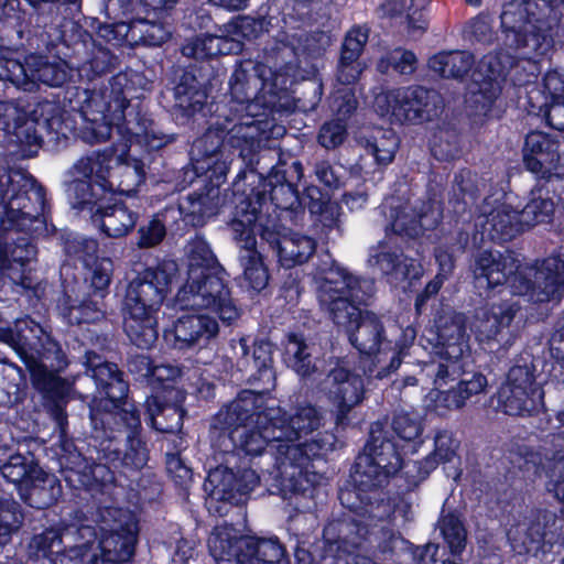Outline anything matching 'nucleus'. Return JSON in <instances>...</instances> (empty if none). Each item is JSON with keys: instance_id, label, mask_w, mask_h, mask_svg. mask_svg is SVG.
Wrapping results in <instances>:
<instances>
[{"instance_id": "f257e3e1", "label": "nucleus", "mask_w": 564, "mask_h": 564, "mask_svg": "<svg viewBox=\"0 0 564 564\" xmlns=\"http://www.w3.org/2000/svg\"><path fill=\"white\" fill-rule=\"evenodd\" d=\"M323 421V413L312 404L297 405L288 413L280 406H264L261 394L245 391L217 413L214 426L229 431L234 445L247 455L259 456L268 446L274 447L283 486L299 491L311 457L333 445L332 435L301 442L319 430Z\"/></svg>"}, {"instance_id": "f03ea898", "label": "nucleus", "mask_w": 564, "mask_h": 564, "mask_svg": "<svg viewBox=\"0 0 564 564\" xmlns=\"http://www.w3.org/2000/svg\"><path fill=\"white\" fill-rule=\"evenodd\" d=\"M474 276L487 288L509 282L517 295L535 302L558 301L564 296V259L549 257L533 265H521L512 251H482L475 258Z\"/></svg>"}, {"instance_id": "7ed1b4c3", "label": "nucleus", "mask_w": 564, "mask_h": 564, "mask_svg": "<svg viewBox=\"0 0 564 564\" xmlns=\"http://www.w3.org/2000/svg\"><path fill=\"white\" fill-rule=\"evenodd\" d=\"M564 0H511L499 15L503 44L529 58H542L554 47Z\"/></svg>"}, {"instance_id": "20e7f679", "label": "nucleus", "mask_w": 564, "mask_h": 564, "mask_svg": "<svg viewBox=\"0 0 564 564\" xmlns=\"http://www.w3.org/2000/svg\"><path fill=\"white\" fill-rule=\"evenodd\" d=\"M178 272L177 263L164 260L139 273L128 285L123 300V327L129 339L142 349L158 339L156 313Z\"/></svg>"}, {"instance_id": "39448f33", "label": "nucleus", "mask_w": 564, "mask_h": 564, "mask_svg": "<svg viewBox=\"0 0 564 564\" xmlns=\"http://www.w3.org/2000/svg\"><path fill=\"white\" fill-rule=\"evenodd\" d=\"M86 365L91 372L93 379L100 387L109 401L116 408V411L108 416L118 425V435L113 438H122L129 446L124 452L123 464L133 468H141L148 459L147 449L142 441L138 437L141 430V421L135 406L128 401H123L119 406L128 391V386L122 379V373L117 365L101 361V358L95 352H87Z\"/></svg>"}, {"instance_id": "423d86ee", "label": "nucleus", "mask_w": 564, "mask_h": 564, "mask_svg": "<svg viewBox=\"0 0 564 564\" xmlns=\"http://www.w3.org/2000/svg\"><path fill=\"white\" fill-rule=\"evenodd\" d=\"M373 293V283L360 279L343 268L329 269L318 281L319 305L329 318L346 333L356 327L364 316L359 305Z\"/></svg>"}, {"instance_id": "0eeeda50", "label": "nucleus", "mask_w": 564, "mask_h": 564, "mask_svg": "<svg viewBox=\"0 0 564 564\" xmlns=\"http://www.w3.org/2000/svg\"><path fill=\"white\" fill-rule=\"evenodd\" d=\"M232 239L240 247L239 260L243 269V278L250 289L259 292L269 281L268 270L257 250L256 232L262 225V203L256 197L238 196L232 217L228 221Z\"/></svg>"}, {"instance_id": "6e6552de", "label": "nucleus", "mask_w": 564, "mask_h": 564, "mask_svg": "<svg viewBox=\"0 0 564 564\" xmlns=\"http://www.w3.org/2000/svg\"><path fill=\"white\" fill-rule=\"evenodd\" d=\"M37 390L42 394V404L63 431L66 423L64 406L70 386L57 372L65 369L67 360L59 344L44 329L37 334Z\"/></svg>"}, {"instance_id": "1a4fd4ad", "label": "nucleus", "mask_w": 564, "mask_h": 564, "mask_svg": "<svg viewBox=\"0 0 564 564\" xmlns=\"http://www.w3.org/2000/svg\"><path fill=\"white\" fill-rule=\"evenodd\" d=\"M369 433L370 440L365 453L357 457L352 475L355 484L364 491L383 486L402 467L401 455L388 436L387 423H372Z\"/></svg>"}, {"instance_id": "9d476101", "label": "nucleus", "mask_w": 564, "mask_h": 564, "mask_svg": "<svg viewBox=\"0 0 564 564\" xmlns=\"http://www.w3.org/2000/svg\"><path fill=\"white\" fill-rule=\"evenodd\" d=\"M175 301L181 310L212 311L228 324L240 316V311L218 271L187 273V280L178 290Z\"/></svg>"}, {"instance_id": "9b49d317", "label": "nucleus", "mask_w": 564, "mask_h": 564, "mask_svg": "<svg viewBox=\"0 0 564 564\" xmlns=\"http://www.w3.org/2000/svg\"><path fill=\"white\" fill-rule=\"evenodd\" d=\"M500 30L501 46L484 55L477 64L474 73V82L478 89L471 91L470 102L476 105L477 110L487 111L501 93V84L517 65L518 59L536 62L539 58L523 57L514 50L503 44Z\"/></svg>"}, {"instance_id": "f8f14e48", "label": "nucleus", "mask_w": 564, "mask_h": 564, "mask_svg": "<svg viewBox=\"0 0 564 564\" xmlns=\"http://www.w3.org/2000/svg\"><path fill=\"white\" fill-rule=\"evenodd\" d=\"M260 484V476L250 467L238 466L237 455L229 453L225 465L209 471L204 484L210 497L230 503H243L249 494Z\"/></svg>"}, {"instance_id": "ddd939ff", "label": "nucleus", "mask_w": 564, "mask_h": 564, "mask_svg": "<svg viewBox=\"0 0 564 564\" xmlns=\"http://www.w3.org/2000/svg\"><path fill=\"white\" fill-rule=\"evenodd\" d=\"M392 115L400 121L422 122L438 117L443 98L434 89L422 86L403 87L384 95Z\"/></svg>"}, {"instance_id": "4468645a", "label": "nucleus", "mask_w": 564, "mask_h": 564, "mask_svg": "<svg viewBox=\"0 0 564 564\" xmlns=\"http://www.w3.org/2000/svg\"><path fill=\"white\" fill-rule=\"evenodd\" d=\"M128 100L116 96L107 101L100 93H91L85 99L80 116L84 120L83 138L90 143L107 141L111 135L112 126L124 118Z\"/></svg>"}, {"instance_id": "2eb2a0df", "label": "nucleus", "mask_w": 564, "mask_h": 564, "mask_svg": "<svg viewBox=\"0 0 564 564\" xmlns=\"http://www.w3.org/2000/svg\"><path fill=\"white\" fill-rule=\"evenodd\" d=\"M381 212L390 221L387 226L401 236L419 237L424 230L437 224V216L431 206L422 200L411 202L400 197H390L381 206Z\"/></svg>"}, {"instance_id": "dca6fc26", "label": "nucleus", "mask_w": 564, "mask_h": 564, "mask_svg": "<svg viewBox=\"0 0 564 564\" xmlns=\"http://www.w3.org/2000/svg\"><path fill=\"white\" fill-rule=\"evenodd\" d=\"M321 389L337 408V424H341L351 409L362 401L365 393L362 378L351 372L345 362H339L329 370L321 383Z\"/></svg>"}, {"instance_id": "f3484780", "label": "nucleus", "mask_w": 564, "mask_h": 564, "mask_svg": "<svg viewBox=\"0 0 564 564\" xmlns=\"http://www.w3.org/2000/svg\"><path fill=\"white\" fill-rule=\"evenodd\" d=\"M427 3L429 0H386L379 11L393 21L403 37L416 41L429 30Z\"/></svg>"}, {"instance_id": "a211bd4d", "label": "nucleus", "mask_w": 564, "mask_h": 564, "mask_svg": "<svg viewBox=\"0 0 564 564\" xmlns=\"http://www.w3.org/2000/svg\"><path fill=\"white\" fill-rule=\"evenodd\" d=\"M519 305L516 303L492 304L478 318L476 324V336L480 343H485L494 348L509 347L514 339L511 332V322L519 312Z\"/></svg>"}, {"instance_id": "6ab92c4d", "label": "nucleus", "mask_w": 564, "mask_h": 564, "mask_svg": "<svg viewBox=\"0 0 564 564\" xmlns=\"http://www.w3.org/2000/svg\"><path fill=\"white\" fill-rule=\"evenodd\" d=\"M436 354L447 361H459L469 356V335L463 314H444L436 321Z\"/></svg>"}, {"instance_id": "aec40b11", "label": "nucleus", "mask_w": 564, "mask_h": 564, "mask_svg": "<svg viewBox=\"0 0 564 564\" xmlns=\"http://www.w3.org/2000/svg\"><path fill=\"white\" fill-rule=\"evenodd\" d=\"M554 514L544 510H534L508 530V539L518 554L536 552L544 539L547 524Z\"/></svg>"}, {"instance_id": "412c9836", "label": "nucleus", "mask_w": 564, "mask_h": 564, "mask_svg": "<svg viewBox=\"0 0 564 564\" xmlns=\"http://www.w3.org/2000/svg\"><path fill=\"white\" fill-rule=\"evenodd\" d=\"M219 327L215 318L205 315H184L174 324V347L189 349L204 347L218 335Z\"/></svg>"}, {"instance_id": "4be33fe9", "label": "nucleus", "mask_w": 564, "mask_h": 564, "mask_svg": "<svg viewBox=\"0 0 564 564\" xmlns=\"http://www.w3.org/2000/svg\"><path fill=\"white\" fill-rule=\"evenodd\" d=\"M260 235L276 251L280 263L286 268L306 262L315 251V241L304 235L281 236L267 227L262 228Z\"/></svg>"}, {"instance_id": "5701e85b", "label": "nucleus", "mask_w": 564, "mask_h": 564, "mask_svg": "<svg viewBox=\"0 0 564 564\" xmlns=\"http://www.w3.org/2000/svg\"><path fill=\"white\" fill-rule=\"evenodd\" d=\"M368 530L354 519H339L329 522L323 532L328 552L352 554L367 540Z\"/></svg>"}, {"instance_id": "b1692460", "label": "nucleus", "mask_w": 564, "mask_h": 564, "mask_svg": "<svg viewBox=\"0 0 564 564\" xmlns=\"http://www.w3.org/2000/svg\"><path fill=\"white\" fill-rule=\"evenodd\" d=\"M270 68L251 59L241 62L230 78V93L232 98L243 104L253 100L264 87Z\"/></svg>"}, {"instance_id": "393cba45", "label": "nucleus", "mask_w": 564, "mask_h": 564, "mask_svg": "<svg viewBox=\"0 0 564 564\" xmlns=\"http://www.w3.org/2000/svg\"><path fill=\"white\" fill-rule=\"evenodd\" d=\"M225 204V195L218 185H206L202 192L187 195L181 203L180 209L185 219L193 226H200L205 220L218 213Z\"/></svg>"}, {"instance_id": "a878e982", "label": "nucleus", "mask_w": 564, "mask_h": 564, "mask_svg": "<svg viewBox=\"0 0 564 564\" xmlns=\"http://www.w3.org/2000/svg\"><path fill=\"white\" fill-rule=\"evenodd\" d=\"M475 66V56L466 50L442 51L427 61L431 72L445 79L463 80Z\"/></svg>"}, {"instance_id": "bb28decb", "label": "nucleus", "mask_w": 564, "mask_h": 564, "mask_svg": "<svg viewBox=\"0 0 564 564\" xmlns=\"http://www.w3.org/2000/svg\"><path fill=\"white\" fill-rule=\"evenodd\" d=\"M555 212L553 183L538 181L520 212L528 228L551 221Z\"/></svg>"}, {"instance_id": "cd10ccee", "label": "nucleus", "mask_w": 564, "mask_h": 564, "mask_svg": "<svg viewBox=\"0 0 564 564\" xmlns=\"http://www.w3.org/2000/svg\"><path fill=\"white\" fill-rule=\"evenodd\" d=\"M488 205L485 200L480 210L490 226L494 239L510 240L528 228L522 221L521 213L512 206L502 204L489 212Z\"/></svg>"}, {"instance_id": "c85d7f7f", "label": "nucleus", "mask_w": 564, "mask_h": 564, "mask_svg": "<svg viewBox=\"0 0 564 564\" xmlns=\"http://www.w3.org/2000/svg\"><path fill=\"white\" fill-rule=\"evenodd\" d=\"M347 334L351 345L365 355L378 352L386 339L384 328L380 318L375 313L368 311H365L356 327H352Z\"/></svg>"}, {"instance_id": "c756f323", "label": "nucleus", "mask_w": 564, "mask_h": 564, "mask_svg": "<svg viewBox=\"0 0 564 564\" xmlns=\"http://www.w3.org/2000/svg\"><path fill=\"white\" fill-rule=\"evenodd\" d=\"M543 391L511 390L500 388L498 408L507 415L532 416L543 408Z\"/></svg>"}, {"instance_id": "7c9ffc66", "label": "nucleus", "mask_w": 564, "mask_h": 564, "mask_svg": "<svg viewBox=\"0 0 564 564\" xmlns=\"http://www.w3.org/2000/svg\"><path fill=\"white\" fill-rule=\"evenodd\" d=\"M137 541V527L134 523L127 524L123 533L117 529L99 542L102 552L104 564H124L131 561L134 554Z\"/></svg>"}, {"instance_id": "2f4dec72", "label": "nucleus", "mask_w": 564, "mask_h": 564, "mask_svg": "<svg viewBox=\"0 0 564 564\" xmlns=\"http://www.w3.org/2000/svg\"><path fill=\"white\" fill-rule=\"evenodd\" d=\"M93 218L107 236L113 238L126 236L137 223V215L123 204L98 207Z\"/></svg>"}, {"instance_id": "473e14b6", "label": "nucleus", "mask_w": 564, "mask_h": 564, "mask_svg": "<svg viewBox=\"0 0 564 564\" xmlns=\"http://www.w3.org/2000/svg\"><path fill=\"white\" fill-rule=\"evenodd\" d=\"M240 554L238 564H280L284 557L283 545L274 539L242 540L238 542Z\"/></svg>"}, {"instance_id": "72a5a7b5", "label": "nucleus", "mask_w": 564, "mask_h": 564, "mask_svg": "<svg viewBox=\"0 0 564 564\" xmlns=\"http://www.w3.org/2000/svg\"><path fill=\"white\" fill-rule=\"evenodd\" d=\"M84 51L77 52L79 56L76 68L80 76L93 79L96 76L109 72L115 65V56L111 52L96 44L94 41L83 43Z\"/></svg>"}, {"instance_id": "f704fd0d", "label": "nucleus", "mask_w": 564, "mask_h": 564, "mask_svg": "<svg viewBox=\"0 0 564 564\" xmlns=\"http://www.w3.org/2000/svg\"><path fill=\"white\" fill-rule=\"evenodd\" d=\"M145 405L153 429L162 433H176L181 431L184 411L180 405L163 404L156 397L148 398Z\"/></svg>"}, {"instance_id": "c9c22d12", "label": "nucleus", "mask_w": 564, "mask_h": 564, "mask_svg": "<svg viewBox=\"0 0 564 564\" xmlns=\"http://www.w3.org/2000/svg\"><path fill=\"white\" fill-rule=\"evenodd\" d=\"M242 540L245 539L237 538L231 527H216L208 539L209 553L216 562H235L238 564L240 554L238 542Z\"/></svg>"}, {"instance_id": "e433bc0d", "label": "nucleus", "mask_w": 564, "mask_h": 564, "mask_svg": "<svg viewBox=\"0 0 564 564\" xmlns=\"http://www.w3.org/2000/svg\"><path fill=\"white\" fill-rule=\"evenodd\" d=\"M171 35L170 25L162 21L149 19H135L130 22L127 36L134 43H142L150 46L163 44Z\"/></svg>"}, {"instance_id": "4c0bfd02", "label": "nucleus", "mask_w": 564, "mask_h": 564, "mask_svg": "<svg viewBox=\"0 0 564 564\" xmlns=\"http://www.w3.org/2000/svg\"><path fill=\"white\" fill-rule=\"evenodd\" d=\"M33 460L30 464L21 455H14L1 467L2 476L18 486L21 498L28 500L34 487Z\"/></svg>"}, {"instance_id": "58836bf2", "label": "nucleus", "mask_w": 564, "mask_h": 564, "mask_svg": "<svg viewBox=\"0 0 564 564\" xmlns=\"http://www.w3.org/2000/svg\"><path fill=\"white\" fill-rule=\"evenodd\" d=\"M285 354L290 367L302 378H308L316 371L315 362L312 359L311 347L302 336L296 334L288 335Z\"/></svg>"}, {"instance_id": "ea45409f", "label": "nucleus", "mask_w": 564, "mask_h": 564, "mask_svg": "<svg viewBox=\"0 0 564 564\" xmlns=\"http://www.w3.org/2000/svg\"><path fill=\"white\" fill-rule=\"evenodd\" d=\"M187 273L219 271V263L208 242L196 236L186 245Z\"/></svg>"}, {"instance_id": "a19ab883", "label": "nucleus", "mask_w": 564, "mask_h": 564, "mask_svg": "<svg viewBox=\"0 0 564 564\" xmlns=\"http://www.w3.org/2000/svg\"><path fill=\"white\" fill-rule=\"evenodd\" d=\"M539 474L544 473L547 478L546 488L556 499L564 502V453L557 451L550 455L547 449L543 452V458L539 466Z\"/></svg>"}, {"instance_id": "79ce46f5", "label": "nucleus", "mask_w": 564, "mask_h": 564, "mask_svg": "<svg viewBox=\"0 0 564 564\" xmlns=\"http://www.w3.org/2000/svg\"><path fill=\"white\" fill-rule=\"evenodd\" d=\"M368 262L371 267L378 268L382 273L394 276L395 280L408 278L410 269L413 267L412 260L402 253L386 250H373Z\"/></svg>"}, {"instance_id": "37998d69", "label": "nucleus", "mask_w": 564, "mask_h": 564, "mask_svg": "<svg viewBox=\"0 0 564 564\" xmlns=\"http://www.w3.org/2000/svg\"><path fill=\"white\" fill-rule=\"evenodd\" d=\"M558 161V145L545 150L543 153L523 156L527 170L538 175V181L549 183L560 180L557 174Z\"/></svg>"}, {"instance_id": "c03bdc74", "label": "nucleus", "mask_w": 564, "mask_h": 564, "mask_svg": "<svg viewBox=\"0 0 564 564\" xmlns=\"http://www.w3.org/2000/svg\"><path fill=\"white\" fill-rule=\"evenodd\" d=\"M437 529L453 555H458L466 546L467 532L466 529L454 512L442 511L437 521Z\"/></svg>"}, {"instance_id": "a18cd8bd", "label": "nucleus", "mask_w": 564, "mask_h": 564, "mask_svg": "<svg viewBox=\"0 0 564 564\" xmlns=\"http://www.w3.org/2000/svg\"><path fill=\"white\" fill-rule=\"evenodd\" d=\"M225 129L224 137L231 147L240 149L242 158L253 152L259 142V127L254 120L234 124Z\"/></svg>"}, {"instance_id": "49530a36", "label": "nucleus", "mask_w": 564, "mask_h": 564, "mask_svg": "<svg viewBox=\"0 0 564 564\" xmlns=\"http://www.w3.org/2000/svg\"><path fill=\"white\" fill-rule=\"evenodd\" d=\"M364 147L379 164H389L398 150L399 138L391 130L376 129L370 139H365Z\"/></svg>"}, {"instance_id": "de8ad7c7", "label": "nucleus", "mask_w": 564, "mask_h": 564, "mask_svg": "<svg viewBox=\"0 0 564 564\" xmlns=\"http://www.w3.org/2000/svg\"><path fill=\"white\" fill-rule=\"evenodd\" d=\"M416 55L406 48L395 47L387 52L377 64L381 74H387L390 68L400 75H412L416 70Z\"/></svg>"}, {"instance_id": "09e8293b", "label": "nucleus", "mask_w": 564, "mask_h": 564, "mask_svg": "<svg viewBox=\"0 0 564 564\" xmlns=\"http://www.w3.org/2000/svg\"><path fill=\"white\" fill-rule=\"evenodd\" d=\"M272 344L265 340L257 343L253 347L252 362L257 372L254 380L263 383V389L269 390L275 386V373L272 370Z\"/></svg>"}, {"instance_id": "8fccbe9b", "label": "nucleus", "mask_w": 564, "mask_h": 564, "mask_svg": "<svg viewBox=\"0 0 564 564\" xmlns=\"http://www.w3.org/2000/svg\"><path fill=\"white\" fill-rule=\"evenodd\" d=\"M22 523V513L18 502L4 496H0V545L8 543L11 534Z\"/></svg>"}, {"instance_id": "3c124183", "label": "nucleus", "mask_w": 564, "mask_h": 564, "mask_svg": "<svg viewBox=\"0 0 564 564\" xmlns=\"http://www.w3.org/2000/svg\"><path fill=\"white\" fill-rule=\"evenodd\" d=\"M66 192L74 207L84 208L97 205L104 188L100 184L93 186L87 180H75L67 185Z\"/></svg>"}, {"instance_id": "603ef678", "label": "nucleus", "mask_w": 564, "mask_h": 564, "mask_svg": "<svg viewBox=\"0 0 564 564\" xmlns=\"http://www.w3.org/2000/svg\"><path fill=\"white\" fill-rule=\"evenodd\" d=\"M500 388L511 390L543 391L536 382L534 367L531 362L516 364L510 368L505 383Z\"/></svg>"}, {"instance_id": "864d4df0", "label": "nucleus", "mask_w": 564, "mask_h": 564, "mask_svg": "<svg viewBox=\"0 0 564 564\" xmlns=\"http://www.w3.org/2000/svg\"><path fill=\"white\" fill-rule=\"evenodd\" d=\"M390 426L394 434L405 442L415 441L423 432V424L420 416L404 411L393 414Z\"/></svg>"}, {"instance_id": "5fc2aeb1", "label": "nucleus", "mask_w": 564, "mask_h": 564, "mask_svg": "<svg viewBox=\"0 0 564 564\" xmlns=\"http://www.w3.org/2000/svg\"><path fill=\"white\" fill-rule=\"evenodd\" d=\"M65 250L68 256L89 267L97 260L98 242L79 235L70 236L65 241Z\"/></svg>"}, {"instance_id": "6e6d98bb", "label": "nucleus", "mask_w": 564, "mask_h": 564, "mask_svg": "<svg viewBox=\"0 0 564 564\" xmlns=\"http://www.w3.org/2000/svg\"><path fill=\"white\" fill-rule=\"evenodd\" d=\"M370 28L366 24L355 25L347 33L341 45V54L345 59H359L364 47L368 42Z\"/></svg>"}, {"instance_id": "4d7b16f0", "label": "nucleus", "mask_w": 564, "mask_h": 564, "mask_svg": "<svg viewBox=\"0 0 564 564\" xmlns=\"http://www.w3.org/2000/svg\"><path fill=\"white\" fill-rule=\"evenodd\" d=\"M508 458L520 469L534 468L539 471V466L543 458V453L532 451L529 446L523 443H512L508 448Z\"/></svg>"}, {"instance_id": "13d9d810", "label": "nucleus", "mask_w": 564, "mask_h": 564, "mask_svg": "<svg viewBox=\"0 0 564 564\" xmlns=\"http://www.w3.org/2000/svg\"><path fill=\"white\" fill-rule=\"evenodd\" d=\"M435 448L429 459L434 463L452 462L457 456L459 442L447 431H440L434 437Z\"/></svg>"}, {"instance_id": "bf43d9fd", "label": "nucleus", "mask_w": 564, "mask_h": 564, "mask_svg": "<svg viewBox=\"0 0 564 564\" xmlns=\"http://www.w3.org/2000/svg\"><path fill=\"white\" fill-rule=\"evenodd\" d=\"M70 68L64 61L37 63V80L48 86L63 85L67 80Z\"/></svg>"}, {"instance_id": "052dcab7", "label": "nucleus", "mask_w": 564, "mask_h": 564, "mask_svg": "<svg viewBox=\"0 0 564 564\" xmlns=\"http://www.w3.org/2000/svg\"><path fill=\"white\" fill-rule=\"evenodd\" d=\"M305 197L310 199L308 208L313 214L321 215V221L326 226L332 227L337 225L336 214L337 209L334 207H325L326 200L321 189L317 186H308L304 193Z\"/></svg>"}, {"instance_id": "680f3d73", "label": "nucleus", "mask_w": 564, "mask_h": 564, "mask_svg": "<svg viewBox=\"0 0 564 564\" xmlns=\"http://www.w3.org/2000/svg\"><path fill=\"white\" fill-rule=\"evenodd\" d=\"M347 137V128L341 119L325 122L318 133V142L325 149H335L343 144Z\"/></svg>"}, {"instance_id": "e2e57ef3", "label": "nucleus", "mask_w": 564, "mask_h": 564, "mask_svg": "<svg viewBox=\"0 0 564 564\" xmlns=\"http://www.w3.org/2000/svg\"><path fill=\"white\" fill-rule=\"evenodd\" d=\"M225 129H208L194 144L193 150L206 159H212L219 152L224 141Z\"/></svg>"}, {"instance_id": "0e129e2a", "label": "nucleus", "mask_w": 564, "mask_h": 564, "mask_svg": "<svg viewBox=\"0 0 564 564\" xmlns=\"http://www.w3.org/2000/svg\"><path fill=\"white\" fill-rule=\"evenodd\" d=\"M431 151L441 161L456 158L459 153L456 135L449 131H440L434 135Z\"/></svg>"}, {"instance_id": "69168bd1", "label": "nucleus", "mask_w": 564, "mask_h": 564, "mask_svg": "<svg viewBox=\"0 0 564 564\" xmlns=\"http://www.w3.org/2000/svg\"><path fill=\"white\" fill-rule=\"evenodd\" d=\"M466 32L475 41L482 44H491L496 39V32L492 28L491 20L487 14H479L471 19L466 26Z\"/></svg>"}, {"instance_id": "338daca9", "label": "nucleus", "mask_w": 564, "mask_h": 564, "mask_svg": "<svg viewBox=\"0 0 564 564\" xmlns=\"http://www.w3.org/2000/svg\"><path fill=\"white\" fill-rule=\"evenodd\" d=\"M482 183L478 176L469 170H460L454 180V191H458L462 195V199L466 198L474 199Z\"/></svg>"}, {"instance_id": "774afa93", "label": "nucleus", "mask_w": 564, "mask_h": 564, "mask_svg": "<svg viewBox=\"0 0 564 564\" xmlns=\"http://www.w3.org/2000/svg\"><path fill=\"white\" fill-rule=\"evenodd\" d=\"M332 110L338 116L337 119H344L350 116L357 108V99L350 88L338 89L332 97Z\"/></svg>"}]
</instances>
